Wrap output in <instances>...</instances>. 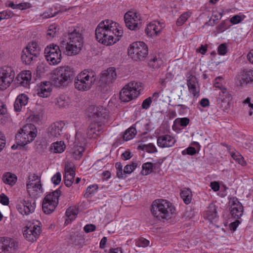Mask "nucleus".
<instances>
[{
    "mask_svg": "<svg viewBox=\"0 0 253 253\" xmlns=\"http://www.w3.org/2000/svg\"><path fill=\"white\" fill-rule=\"evenodd\" d=\"M98 189V186L97 185H92L89 186L86 189V193L85 194L86 196L88 197L89 195L93 194Z\"/></svg>",
    "mask_w": 253,
    "mask_h": 253,
    "instance_id": "5fc2aeb1",
    "label": "nucleus"
},
{
    "mask_svg": "<svg viewBox=\"0 0 253 253\" xmlns=\"http://www.w3.org/2000/svg\"><path fill=\"white\" fill-rule=\"evenodd\" d=\"M18 247V242L7 237H0V253H14Z\"/></svg>",
    "mask_w": 253,
    "mask_h": 253,
    "instance_id": "f8f14e48",
    "label": "nucleus"
},
{
    "mask_svg": "<svg viewBox=\"0 0 253 253\" xmlns=\"http://www.w3.org/2000/svg\"><path fill=\"white\" fill-rule=\"evenodd\" d=\"M154 165L152 163H146L142 165V170L141 174L144 175H147L150 174L153 169Z\"/></svg>",
    "mask_w": 253,
    "mask_h": 253,
    "instance_id": "4c0bfd02",
    "label": "nucleus"
},
{
    "mask_svg": "<svg viewBox=\"0 0 253 253\" xmlns=\"http://www.w3.org/2000/svg\"><path fill=\"white\" fill-rule=\"evenodd\" d=\"M114 24L110 20L101 22L95 30V37L98 42L106 45H110L116 42L114 40L113 30Z\"/></svg>",
    "mask_w": 253,
    "mask_h": 253,
    "instance_id": "f03ea898",
    "label": "nucleus"
},
{
    "mask_svg": "<svg viewBox=\"0 0 253 253\" xmlns=\"http://www.w3.org/2000/svg\"><path fill=\"white\" fill-rule=\"evenodd\" d=\"M65 147L64 142L60 141L53 143L50 146V149L54 153H61L64 151Z\"/></svg>",
    "mask_w": 253,
    "mask_h": 253,
    "instance_id": "f704fd0d",
    "label": "nucleus"
},
{
    "mask_svg": "<svg viewBox=\"0 0 253 253\" xmlns=\"http://www.w3.org/2000/svg\"><path fill=\"white\" fill-rule=\"evenodd\" d=\"M137 164L136 162H132L130 165H127L125 167L123 173L125 174L131 173L137 167Z\"/></svg>",
    "mask_w": 253,
    "mask_h": 253,
    "instance_id": "de8ad7c7",
    "label": "nucleus"
},
{
    "mask_svg": "<svg viewBox=\"0 0 253 253\" xmlns=\"http://www.w3.org/2000/svg\"><path fill=\"white\" fill-rule=\"evenodd\" d=\"M217 216L215 206L211 204L205 211L204 217L210 221H212Z\"/></svg>",
    "mask_w": 253,
    "mask_h": 253,
    "instance_id": "bb28decb",
    "label": "nucleus"
},
{
    "mask_svg": "<svg viewBox=\"0 0 253 253\" xmlns=\"http://www.w3.org/2000/svg\"><path fill=\"white\" fill-rule=\"evenodd\" d=\"M114 25V29L113 30V37L114 40L118 41L120 40V37H121L123 36V32L122 29H118L117 27V23L116 22H113Z\"/></svg>",
    "mask_w": 253,
    "mask_h": 253,
    "instance_id": "79ce46f5",
    "label": "nucleus"
},
{
    "mask_svg": "<svg viewBox=\"0 0 253 253\" xmlns=\"http://www.w3.org/2000/svg\"><path fill=\"white\" fill-rule=\"evenodd\" d=\"M31 72L30 71H24L16 77L17 83L25 87L29 86L31 80Z\"/></svg>",
    "mask_w": 253,
    "mask_h": 253,
    "instance_id": "4be33fe9",
    "label": "nucleus"
},
{
    "mask_svg": "<svg viewBox=\"0 0 253 253\" xmlns=\"http://www.w3.org/2000/svg\"><path fill=\"white\" fill-rule=\"evenodd\" d=\"M172 75L170 73H168L166 74V77L162 83V84L165 86L166 91L165 93V96L166 100L169 102V105L173 106L170 103L172 102V99L174 97L173 90L174 86L172 83Z\"/></svg>",
    "mask_w": 253,
    "mask_h": 253,
    "instance_id": "f3484780",
    "label": "nucleus"
},
{
    "mask_svg": "<svg viewBox=\"0 0 253 253\" xmlns=\"http://www.w3.org/2000/svg\"><path fill=\"white\" fill-rule=\"evenodd\" d=\"M223 10L222 12H216L215 11H213L212 16L214 17V19H213L212 22H211V19H210L208 22L206 23V24L213 26L214 25L216 24L218 21L221 19L222 15H223Z\"/></svg>",
    "mask_w": 253,
    "mask_h": 253,
    "instance_id": "e433bc0d",
    "label": "nucleus"
},
{
    "mask_svg": "<svg viewBox=\"0 0 253 253\" xmlns=\"http://www.w3.org/2000/svg\"><path fill=\"white\" fill-rule=\"evenodd\" d=\"M150 211L155 218L165 221L171 217V204L166 200L157 199L152 203Z\"/></svg>",
    "mask_w": 253,
    "mask_h": 253,
    "instance_id": "20e7f679",
    "label": "nucleus"
},
{
    "mask_svg": "<svg viewBox=\"0 0 253 253\" xmlns=\"http://www.w3.org/2000/svg\"><path fill=\"white\" fill-rule=\"evenodd\" d=\"M236 80L238 82V84L240 86L246 85L248 83L246 79L245 73L244 71L240 72L236 77Z\"/></svg>",
    "mask_w": 253,
    "mask_h": 253,
    "instance_id": "58836bf2",
    "label": "nucleus"
},
{
    "mask_svg": "<svg viewBox=\"0 0 253 253\" xmlns=\"http://www.w3.org/2000/svg\"><path fill=\"white\" fill-rule=\"evenodd\" d=\"M28 50H23L21 55V60L26 65H30L36 58L31 55Z\"/></svg>",
    "mask_w": 253,
    "mask_h": 253,
    "instance_id": "72a5a7b5",
    "label": "nucleus"
},
{
    "mask_svg": "<svg viewBox=\"0 0 253 253\" xmlns=\"http://www.w3.org/2000/svg\"><path fill=\"white\" fill-rule=\"evenodd\" d=\"M190 120L187 118H177L175 119V130L176 129V126L179 125L182 126H186L189 123Z\"/></svg>",
    "mask_w": 253,
    "mask_h": 253,
    "instance_id": "a18cd8bd",
    "label": "nucleus"
},
{
    "mask_svg": "<svg viewBox=\"0 0 253 253\" xmlns=\"http://www.w3.org/2000/svg\"><path fill=\"white\" fill-rule=\"evenodd\" d=\"M13 13L10 10H5L0 12V20L12 17Z\"/></svg>",
    "mask_w": 253,
    "mask_h": 253,
    "instance_id": "3c124183",
    "label": "nucleus"
},
{
    "mask_svg": "<svg viewBox=\"0 0 253 253\" xmlns=\"http://www.w3.org/2000/svg\"><path fill=\"white\" fill-rule=\"evenodd\" d=\"M188 89L194 97L197 98L200 95V87L197 78L193 75H190L187 79Z\"/></svg>",
    "mask_w": 253,
    "mask_h": 253,
    "instance_id": "412c9836",
    "label": "nucleus"
},
{
    "mask_svg": "<svg viewBox=\"0 0 253 253\" xmlns=\"http://www.w3.org/2000/svg\"><path fill=\"white\" fill-rule=\"evenodd\" d=\"M124 20L126 27L130 30L139 29L140 17L137 13L128 11L124 15Z\"/></svg>",
    "mask_w": 253,
    "mask_h": 253,
    "instance_id": "dca6fc26",
    "label": "nucleus"
},
{
    "mask_svg": "<svg viewBox=\"0 0 253 253\" xmlns=\"http://www.w3.org/2000/svg\"><path fill=\"white\" fill-rule=\"evenodd\" d=\"M230 153L232 158L237 161L239 164L242 165H244L245 164L244 158L239 154V153L230 151Z\"/></svg>",
    "mask_w": 253,
    "mask_h": 253,
    "instance_id": "a19ab883",
    "label": "nucleus"
},
{
    "mask_svg": "<svg viewBox=\"0 0 253 253\" xmlns=\"http://www.w3.org/2000/svg\"><path fill=\"white\" fill-rule=\"evenodd\" d=\"M92 127H90L89 126L88 128L86 130V137L90 139H96L97 138V134L95 131L93 132L92 130Z\"/></svg>",
    "mask_w": 253,
    "mask_h": 253,
    "instance_id": "864d4df0",
    "label": "nucleus"
},
{
    "mask_svg": "<svg viewBox=\"0 0 253 253\" xmlns=\"http://www.w3.org/2000/svg\"><path fill=\"white\" fill-rule=\"evenodd\" d=\"M65 129L63 121H58L52 124L48 128V136L51 138L59 137Z\"/></svg>",
    "mask_w": 253,
    "mask_h": 253,
    "instance_id": "a211bd4d",
    "label": "nucleus"
},
{
    "mask_svg": "<svg viewBox=\"0 0 253 253\" xmlns=\"http://www.w3.org/2000/svg\"><path fill=\"white\" fill-rule=\"evenodd\" d=\"M230 209L232 216L235 218L239 219L243 214V206L235 197L231 199Z\"/></svg>",
    "mask_w": 253,
    "mask_h": 253,
    "instance_id": "6ab92c4d",
    "label": "nucleus"
},
{
    "mask_svg": "<svg viewBox=\"0 0 253 253\" xmlns=\"http://www.w3.org/2000/svg\"><path fill=\"white\" fill-rule=\"evenodd\" d=\"M157 144L161 147H169L174 145V140L169 135H163L158 137Z\"/></svg>",
    "mask_w": 253,
    "mask_h": 253,
    "instance_id": "a878e982",
    "label": "nucleus"
},
{
    "mask_svg": "<svg viewBox=\"0 0 253 253\" xmlns=\"http://www.w3.org/2000/svg\"><path fill=\"white\" fill-rule=\"evenodd\" d=\"M0 203L4 206H7L9 204V201L8 197L4 193L0 195Z\"/></svg>",
    "mask_w": 253,
    "mask_h": 253,
    "instance_id": "052dcab7",
    "label": "nucleus"
},
{
    "mask_svg": "<svg viewBox=\"0 0 253 253\" xmlns=\"http://www.w3.org/2000/svg\"><path fill=\"white\" fill-rule=\"evenodd\" d=\"M139 125V123L137 122L134 124L135 127H130L125 131L123 136L124 140L128 141L134 137L137 132L136 127H138Z\"/></svg>",
    "mask_w": 253,
    "mask_h": 253,
    "instance_id": "7c9ffc66",
    "label": "nucleus"
},
{
    "mask_svg": "<svg viewBox=\"0 0 253 253\" xmlns=\"http://www.w3.org/2000/svg\"><path fill=\"white\" fill-rule=\"evenodd\" d=\"M24 50H28L31 55L37 58L40 54L41 48L37 42H30Z\"/></svg>",
    "mask_w": 253,
    "mask_h": 253,
    "instance_id": "cd10ccee",
    "label": "nucleus"
},
{
    "mask_svg": "<svg viewBox=\"0 0 253 253\" xmlns=\"http://www.w3.org/2000/svg\"><path fill=\"white\" fill-rule=\"evenodd\" d=\"M149 65L153 69H157L160 67L162 64V61L156 57L151 59L149 62Z\"/></svg>",
    "mask_w": 253,
    "mask_h": 253,
    "instance_id": "ea45409f",
    "label": "nucleus"
},
{
    "mask_svg": "<svg viewBox=\"0 0 253 253\" xmlns=\"http://www.w3.org/2000/svg\"><path fill=\"white\" fill-rule=\"evenodd\" d=\"M75 76L73 69L69 66H61L53 72L51 82L57 87H65L72 82Z\"/></svg>",
    "mask_w": 253,
    "mask_h": 253,
    "instance_id": "7ed1b4c3",
    "label": "nucleus"
},
{
    "mask_svg": "<svg viewBox=\"0 0 253 253\" xmlns=\"http://www.w3.org/2000/svg\"><path fill=\"white\" fill-rule=\"evenodd\" d=\"M16 208L21 214L28 215L35 211L36 200L31 198H28L17 204Z\"/></svg>",
    "mask_w": 253,
    "mask_h": 253,
    "instance_id": "ddd939ff",
    "label": "nucleus"
},
{
    "mask_svg": "<svg viewBox=\"0 0 253 253\" xmlns=\"http://www.w3.org/2000/svg\"><path fill=\"white\" fill-rule=\"evenodd\" d=\"M151 103H152L151 97H149L146 98V99H145L143 101L141 107L144 109H147L150 106Z\"/></svg>",
    "mask_w": 253,
    "mask_h": 253,
    "instance_id": "0e129e2a",
    "label": "nucleus"
},
{
    "mask_svg": "<svg viewBox=\"0 0 253 253\" xmlns=\"http://www.w3.org/2000/svg\"><path fill=\"white\" fill-rule=\"evenodd\" d=\"M138 148L148 153H154L156 151V147L151 143H149L148 145H140Z\"/></svg>",
    "mask_w": 253,
    "mask_h": 253,
    "instance_id": "37998d69",
    "label": "nucleus"
},
{
    "mask_svg": "<svg viewBox=\"0 0 253 253\" xmlns=\"http://www.w3.org/2000/svg\"><path fill=\"white\" fill-rule=\"evenodd\" d=\"M227 27V21L226 20H223L217 26L216 29L218 32H222L225 31Z\"/></svg>",
    "mask_w": 253,
    "mask_h": 253,
    "instance_id": "e2e57ef3",
    "label": "nucleus"
},
{
    "mask_svg": "<svg viewBox=\"0 0 253 253\" xmlns=\"http://www.w3.org/2000/svg\"><path fill=\"white\" fill-rule=\"evenodd\" d=\"M245 73L246 79L248 83L253 81V70H249L244 71Z\"/></svg>",
    "mask_w": 253,
    "mask_h": 253,
    "instance_id": "4d7b16f0",
    "label": "nucleus"
},
{
    "mask_svg": "<svg viewBox=\"0 0 253 253\" xmlns=\"http://www.w3.org/2000/svg\"><path fill=\"white\" fill-rule=\"evenodd\" d=\"M73 179L74 178L71 177V176H64L65 184L66 185V186L67 187L71 186L72 185Z\"/></svg>",
    "mask_w": 253,
    "mask_h": 253,
    "instance_id": "338daca9",
    "label": "nucleus"
},
{
    "mask_svg": "<svg viewBox=\"0 0 253 253\" xmlns=\"http://www.w3.org/2000/svg\"><path fill=\"white\" fill-rule=\"evenodd\" d=\"M61 191L57 189L52 193L47 194L42 202V211L45 214H50L55 210L58 203Z\"/></svg>",
    "mask_w": 253,
    "mask_h": 253,
    "instance_id": "1a4fd4ad",
    "label": "nucleus"
},
{
    "mask_svg": "<svg viewBox=\"0 0 253 253\" xmlns=\"http://www.w3.org/2000/svg\"><path fill=\"white\" fill-rule=\"evenodd\" d=\"M65 37V39L61 42L60 47L56 44H51L45 48V57L50 65H57L61 62V50L68 56L77 55L81 50L84 37L79 27H69Z\"/></svg>",
    "mask_w": 253,
    "mask_h": 253,
    "instance_id": "f257e3e1",
    "label": "nucleus"
},
{
    "mask_svg": "<svg viewBox=\"0 0 253 253\" xmlns=\"http://www.w3.org/2000/svg\"><path fill=\"white\" fill-rule=\"evenodd\" d=\"M84 229L85 233H89L95 231L96 226L92 224H87L84 227Z\"/></svg>",
    "mask_w": 253,
    "mask_h": 253,
    "instance_id": "69168bd1",
    "label": "nucleus"
},
{
    "mask_svg": "<svg viewBox=\"0 0 253 253\" xmlns=\"http://www.w3.org/2000/svg\"><path fill=\"white\" fill-rule=\"evenodd\" d=\"M57 32V26L55 25H51L48 27L47 36L50 38H53L56 36Z\"/></svg>",
    "mask_w": 253,
    "mask_h": 253,
    "instance_id": "8fccbe9b",
    "label": "nucleus"
},
{
    "mask_svg": "<svg viewBox=\"0 0 253 253\" xmlns=\"http://www.w3.org/2000/svg\"><path fill=\"white\" fill-rule=\"evenodd\" d=\"M78 214V209L76 207H69L66 211V215L67 219L65 222L66 224H69L72 221L74 220Z\"/></svg>",
    "mask_w": 253,
    "mask_h": 253,
    "instance_id": "c85d7f7f",
    "label": "nucleus"
},
{
    "mask_svg": "<svg viewBox=\"0 0 253 253\" xmlns=\"http://www.w3.org/2000/svg\"><path fill=\"white\" fill-rule=\"evenodd\" d=\"M31 188H32L34 191L37 192H42V186L40 180H38V181L35 182Z\"/></svg>",
    "mask_w": 253,
    "mask_h": 253,
    "instance_id": "680f3d73",
    "label": "nucleus"
},
{
    "mask_svg": "<svg viewBox=\"0 0 253 253\" xmlns=\"http://www.w3.org/2000/svg\"><path fill=\"white\" fill-rule=\"evenodd\" d=\"M128 54L135 61H143L148 54V46L143 42H134L128 47Z\"/></svg>",
    "mask_w": 253,
    "mask_h": 253,
    "instance_id": "6e6552de",
    "label": "nucleus"
},
{
    "mask_svg": "<svg viewBox=\"0 0 253 253\" xmlns=\"http://www.w3.org/2000/svg\"><path fill=\"white\" fill-rule=\"evenodd\" d=\"M241 21V17L238 15H236L231 18L230 22L233 24H236Z\"/></svg>",
    "mask_w": 253,
    "mask_h": 253,
    "instance_id": "774afa93",
    "label": "nucleus"
},
{
    "mask_svg": "<svg viewBox=\"0 0 253 253\" xmlns=\"http://www.w3.org/2000/svg\"><path fill=\"white\" fill-rule=\"evenodd\" d=\"M136 84L135 83H129L126 85L120 92V99L124 102H127L133 98L137 97V94L136 93L135 86Z\"/></svg>",
    "mask_w": 253,
    "mask_h": 253,
    "instance_id": "4468645a",
    "label": "nucleus"
},
{
    "mask_svg": "<svg viewBox=\"0 0 253 253\" xmlns=\"http://www.w3.org/2000/svg\"><path fill=\"white\" fill-rule=\"evenodd\" d=\"M16 143L17 146H20V147H24L28 143L32 141L29 140L28 137H26V135L19 131L15 135Z\"/></svg>",
    "mask_w": 253,
    "mask_h": 253,
    "instance_id": "c756f323",
    "label": "nucleus"
},
{
    "mask_svg": "<svg viewBox=\"0 0 253 253\" xmlns=\"http://www.w3.org/2000/svg\"><path fill=\"white\" fill-rule=\"evenodd\" d=\"M84 148L83 146H77L75 148L73 152V156L76 159H79L82 156L83 152H84Z\"/></svg>",
    "mask_w": 253,
    "mask_h": 253,
    "instance_id": "09e8293b",
    "label": "nucleus"
},
{
    "mask_svg": "<svg viewBox=\"0 0 253 253\" xmlns=\"http://www.w3.org/2000/svg\"><path fill=\"white\" fill-rule=\"evenodd\" d=\"M41 224L38 220L28 224L23 231V235L27 240L32 242L37 240L41 233Z\"/></svg>",
    "mask_w": 253,
    "mask_h": 253,
    "instance_id": "9d476101",
    "label": "nucleus"
},
{
    "mask_svg": "<svg viewBox=\"0 0 253 253\" xmlns=\"http://www.w3.org/2000/svg\"><path fill=\"white\" fill-rule=\"evenodd\" d=\"M2 180L5 184L13 185L17 181V177L15 174L7 172L3 176Z\"/></svg>",
    "mask_w": 253,
    "mask_h": 253,
    "instance_id": "c9c22d12",
    "label": "nucleus"
},
{
    "mask_svg": "<svg viewBox=\"0 0 253 253\" xmlns=\"http://www.w3.org/2000/svg\"><path fill=\"white\" fill-rule=\"evenodd\" d=\"M75 175V170L73 168L70 167L68 165H65V175L64 176H71V177H72L74 178Z\"/></svg>",
    "mask_w": 253,
    "mask_h": 253,
    "instance_id": "603ef678",
    "label": "nucleus"
},
{
    "mask_svg": "<svg viewBox=\"0 0 253 253\" xmlns=\"http://www.w3.org/2000/svg\"><path fill=\"white\" fill-rule=\"evenodd\" d=\"M61 180V173L59 172H57L56 174L52 177L51 180L55 185H58L60 183Z\"/></svg>",
    "mask_w": 253,
    "mask_h": 253,
    "instance_id": "bf43d9fd",
    "label": "nucleus"
},
{
    "mask_svg": "<svg viewBox=\"0 0 253 253\" xmlns=\"http://www.w3.org/2000/svg\"><path fill=\"white\" fill-rule=\"evenodd\" d=\"M190 16V14L188 12H184L181 15L176 21V25L177 26L182 25Z\"/></svg>",
    "mask_w": 253,
    "mask_h": 253,
    "instance_id": "c03bdc74",
    "label": "nucleus"
},
{
    "mask_svg": "<svg viewBox=\"0 0 253 253\" xmlns=\"http://www.w3.org/2000/svg\"><path fill=\"white\" fill-rule=\"evenodd\" d=\"M88 116L96 120V122L91 123L89 126L92 127V130L95 131L97 134V138L103 132L104 124L102 122L107 116L106 110L102 106H92L88 109Z\"/></svg>",
    "mask_w": 253,
    "mask_h": 253,
    "instance_id": "39448f33",
    "label": "nucleus"
},
{
    "mask_svg": "<svg viewBox=\"0 0 253 253\" xmlns=\"http://www.w3.org/2000/svg\"><path fill=\"white\" fill-rule=\"evenodd\" d=\"M35 126L30 124L24 126L19 131L26 134V137H28L30 140L33 141L36 136V133L35 132Z\"/></svg>",
    "mask_w": 253,
    "mask_h": 253,
    "instance_id": "393cba45",
    "label": "nucleus"
},
{
    "mask_svg": "<svg viewBox=\"0 0 253 253\" xmlns=\"http://www.w3.org/2000/svg\"><path fill=\"white\" fill-rule=\"evenodd\" d=\"M40 180L39 176L35 174H31L28 177V182L27 183V188L29 189L31 188L32 186L34 184V182H36Z\"/></svg>",
    "mask_w": 253,
    "mask_h": 253,
    "instance_id": "49530a36",
    "label": "nucleus"
},
{
    "mask_svg": "<svg viewBox=\"0 0 253 253\" xmlns=\"http://www.w3.org/2000/svg\"><path fill=\"white\" fill-rule=\"evenodd\" d=\"M116 69L110 67L103 71L100 75V84L101 86H109L114 83L117 79Z\"/></svg>",
    "mask_w": 253,
    "mask_h": 253,
    "instance_id": "2eb2a0df",
    "label": "nucleus"
},
{
    "mask_svg": "<svg viewBox=\"0 0 253 253\" xmlns=\"http://www.w3.org/2000/svg\"><path fill=\"white\" fill-rule=\"evenodd\" d=\"M88 116L96 120V122L91 123L89 126L92 127V130L95 131L97 134V138L103 132L104 124L102 122L107 116L106 110L102 106H92L88 109Z\"/></svg>",
    "mask_w": 253,
    "mask_h": 253,
    "instance_id": "423d86ee",
    "label": "nucleus"
},
{
    "mask_svg": "<svg viewBox=\"0 0 253 253\" xmlns=\"http://www.w3.org/2000/svg\"><path fill=\"white\" fill-rule=\"evenodd\" d=\"M180 195L186 205H188L191 203L193 195L190 188H187L182 189Z\"/></svg>",
    "mask_w": 253,
    "mask_h": 253,
    "instance_id": "2f4dec72",
    "label": "nucleus"
},
{
    "mask_svg": "<svg viewBox=\"0 0 253 253\" xmlns=\"http://www.w3.org/2000/svg\"><path fill=\"white\" fill-rule=\"evenodd\" d=\"M52 90L51 83L45 82L42 83L38 89L37 94L42 97H47L49 96Z\"/></svg>",
    "mask_w": 253,
    "mask_h": 253,
    "instance_id": "5701e85b",
    "label": "nucleus"
},
{
    "mask_svg": "<svg viewBox=\"0 0 253 253\" xmlns=\"http://www.w3.org/2000/svg\"><path fill=\"white\" fill-rule=\"evenodd\" d=\"M71 103L69 97L62 95L57 98L56 105L60 108H64L68 107Z\"/></svg>",
    "mask_w": 253,
    "mask_h": 253,
    "instance_id": "473e14b6",
    "label": "nucleus"
},
{
    "mask_svg": "<svg viewBox=\"0 0 253 253\" xmlns=\"http://www.w3.org/2000/svg\"><path fill=\"white\" fill-rule=\"evenodd\" d=\"M116 168L117 169V175L119 178H123V172L122 169V165L121 163L117 162L115 165Z\"/></svg>",
    "mask_w": 253,
    "mask_h": 253,
    "instance_id": "6e6d98bb",
    "label": "nucleus"
},
{
    "mask_svg": "<svg viewBox=\"0 0 253 253\" xmlns=\"http://www.w3.org/2000/svg\"><path fill=\"white\" fill-rule=\"evenodd\" d=\"M29 98L24 93L19 94L16 98L14 104V109L16 112H20L23 107H25L28 103Z\"/></svg>",
    "mask_w": 253,
    "mask_h": 253,
    "instance_id": "b1692460",
    "label": "nucleus"
},
{
    "mask_svg": "<svg viewBox=\"0 0 253 253\" xmlns=\"http://www.w3.org/2000/svg\"><path fill=\"white\" fill-rule=\"evenodd\" d=\"M164 23L154 21L147 25L145 29L146 35L149 37L157 36L163 29Z\"/></svg>",
    "mask_w": 253,
    "mask_h": 253,
    "instance_id": "aec40b11",
    "label": "nucleus"
},
{
    "mask_svg": "<svg viewBox=\"0 0 253 253\" xmlns=\"http://www.w3.org/2000/svg\"><path fill=\"white\" fill-rule=\"evenodd\" d=\"M95 80L94 71L84 70L75 78V88L79 91H87L91 88Z\"/></svg>",
    "mask_w": 253,
    "mask_h": 253,
    "instance_id": "0eeeda50",
    "label": "nucleus"
},
{
    "mask_svg": "<svg viewBox=\"0 0 253 253\" xmlns=\"http://www.w3.org/2000/svg\"><path fill=\"white\" fill-rule=\"evenodd\" d=\"M15 77L14 70L9 66L0 68V90L6 89L12 83Z\"/></svg>",
    "mask_w": 253,
    "mask_h": 253,
    "instance_id": "9b49d317",
    "label": "nucleus"
},
{
    "mask_svg": "<svg viewBox=\"0 0 253 253\" xmlns=\"http://www.w3.org/2000/svg\"><path fill=\"white\" fill-rule=\"evenodd\" d=\"M218 52L220 55H225L227 52V47L225 43L220 44L218 47Z\"/></svg>",
    "mask_w": 253,
    "mask_h": 253,
    "instance_id": "13d9d810",
    "label": "nucleus"
}]
</instances>
